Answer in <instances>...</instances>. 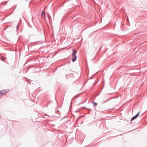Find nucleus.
I'll list each match as a JSON object with an SVG mask.
<instances>
[{"mask_svg":"<svg viewBox=\"0 0 147 147\" xmlns=\"http://www.w3.org/2000/svg\"><path fill=\"white\" fill-rule=\"evenodd\" d=\"M76 50L75 49H74L73 50V53H72V61L74 62L76 59L77 57L76 55Z\"/></svg>","mask_w":147,"mask_h":147,"instance_id":"nucleus-1","label":"nucleus"},{"mask_svg":"<svg viewBox=\"0 0 147 147\" xmlns=\"http://www.w3.org/2000/svg\"><path fill=\"white\" fill-rule=\"evenodd\" d=\"M9 91V90L8 89H6L2 90L0 91V93L1 96L2 95H4L7 94Z\"/></svg>","mask_w":147,"mask_h":147,"instance_id":"nucleus-2","label":"nucleus"},{"mask_svg":"<svg viewBox=\"0 0 147 147\" xmlns=\"http://www.w3.org/2000/svg\"><path fill=\"white\" fill-rule=\"evenodd\" d=\"M140 113V112H139L136 115L133 117L132 118H131V120H133L134 119H136L138 116L139 114Z\"/></svg>","mask_w":147,"mask_h":147,"instance_id":"nucleus-3","label":"nucleus"},{"mask_svg":"<svg viewBox=\"0 0 147 147\" xmlns=\"http://www.w3.org/2000/svg\"><path fill=\"white\" fill-rule=\"evenodd\" d=\"M41 16L43 18H45V12L44 11H43L42 12V14H41Z\"/></svg>","mask_w":147,"mask_h":147,"instance_id":"nucleus-4","label":"nucleus"},{"mask_svg":"<svg viewBox=\"0 0 147 147\" xmlns=\"http://www.w3.org/2000/svg\"><path fill=\"white\" fill-rule=\"evenodd\" d=\"M93 105L95 106H96L97 105V103H96V102H93Z\"/></svg>","mask_w":147,"mask_h":147,"instance_id":"nucleus-5","label":"nucleus"},{"mask_svg":"<svg viewBox=\"0 0 147 147\" xmlns=\"http://www.w3.org/2000/svg\"><path fill=\"white\" fill-rule=\"evenodd\" d=\"M127 20H128V17H127Z\"/></svg>","mask_w":147,"mask_h":147,"instance_id":"nucleus-6","label":"nucleus"}]
</instances>
